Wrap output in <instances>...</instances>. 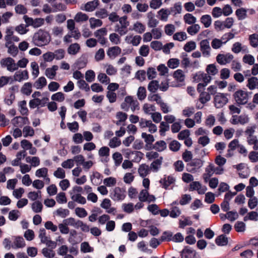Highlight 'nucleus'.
I'll return each mask as SVG.
<instances>
[{"instance_id": "cd10ccee", "label": "nucleus", "mask_w": 258, "mask_h": 258, "mask_svg": "<svg viewBox=\"0 0 258 258\" xmlns=\"http://www.w3.org/2000/svg\"><path fill=\"white\" fill-rule=\"evenodd\" d=\"M196 252L190 247H186L181 251V258H195Z\"/></svg>"}, {"instance_id": "864d4df0", "label": "nucleus", "mask_w": 258, "mask_h": 258, "mask_svg": "<svg viewBox=\"0 0 258 258\" xmlns=\"http://www.w3.org/2000/svg\"><path fill=\"white\" fill-rule=\"evenodd\" d=\"M31 208L35 213H41L42 211L43 205L41 202L36 201L31 204Z\"/></svg>"}, {"instance_id": "39448f33", "label": "nucleus", "mask_w": 258, "mask_h": 258, "mask_svg": "<svg viewBox=\"0 0 258 258\" xmlns=\"http://www.w3.org/2000/svg\"><path fill=\"white\" fill-rule=\"evenodd\" d=\"M203 164L204 162L201 159H194L187 164L186 170L189 172L196 173L203 166Z\"/></svg>"}, {"instance_id": "603ef678", "label": "nucleus", "mask_w": 258, "mask_h": 258, "mask_svg": "<svg viewBox=\"0 0 258 258\" xmlns=\"http://www.w3.org/2000/svg\"><path fill=\"white\" fill-rule=\"evenodd\" d=\"M47 84V81L45 77L39 78L34 83V86L38 89H42Z\"/></svg>"}, {"instance_id": "774afa93", "label": "nucleus", "mask_w": 258, "mask_h": 258, "mask_svg": "<svg viewBox=\"0 0 258 258\" xmlns=\"http://www.w3.org/2000/svg\"><path fill=\"white\" fill-rule=\"evenodd\" d=\"M257 150H252L250 151L248 156V159L252 163L258 162V151Z\"/></svg>"}, {"instance_id": "338daca9", "label": "nucleus", "mask_w": 258, "mask_h": 258, "mask_svg": "<svg viewBox=\"0 0 258 258\" xmlns=\"http://www.w3.org/2000/svg\"><path fill=\"white\" fill-rule=\"evenodd\" d=\"M121 144V140L117 137L112 138L110 140L108 146L111 148H115L119 147Z\"/></svg>"}, {"instance_id": "f3484780", "label": "nucleus", "mask_w": 258, "mask_h": 258, "mask_svg": "<svg viewBox=\"0 0 258 258\" xmlns=\"http://www.w3.org/2000/svg\"><path fill=\"white\" fill-rule=\"evenodd\" d=\"M139 199L141 202H148L149 203L154 202L155 197L153 195H150L148 189H142L139 194Z\"/></svg>"}, {"instance_id": "5fc2aeb1", "label": "nucleus", "mask_w": 258, "mask_h": 258, "mask_svg": "<svg viewBox=\"0 0 258 258\" xmlns=\"http://www.w3.org/2000/svg\"><path fill=\"white\" fill-rule=\"evenodd\" d=\"M200 28V26L199 24H192L191 26L187 27V32L190 35H195L199 32Z\"/></svg>"}, {"instance_id": "0eeeda50", "label": "nucleus", "mask_w": 258, "mask_h": 258, "mask_svg": "<svg viewBox=\"0 0 258 258\" xmlns=\"http://www.w3.org/2000/svg\"><path fill=\"white\" fill-rule=\"evenodd\" d=\"M139 125L142 128H148V132L150 134H154L157 131V126L150 120L141 118L140 121Z\"/></svg>"}, {"instance_id": "423d86ee", "label": "nucleus", "mask_w": 258, "mask_h": 258, "mask_svg": "<svg viewBox=\"0 0 258 258\" xmlns=\"http://www.w3.org/2000/svg\"><path fill=\"white\" fill-rule=\"evenodd\" d=\"M0 64L2 68H6L9 72H14L17 71L15 60L12 57H8L2 59Z\"/></svg>"}, {"instance_id": "c03bdc74", "label": "nucleus", "mask_w": 258, "mask_h": 258, "mask_svg": "<svg viewBox=\"0 0 258 258\" xmlns=\"http://www.w3.org/2000/svg\"><path fill=\"white\" fill-rule=\"evenodd\" d=\"M249 44L253 48L258 47V34L253 33L248 36Z\"/></svg>"}, {"instance_id": "a18cd8bd", "label": "nucleus", "mask_w": 258, "mask_h": 258, "mask_svg": "<svg viewBox=\"0 0 258 258\" xmlns=\"http://www.w3.org/2000/svg\"><path fill=\"white\" fill-rule=\"evenodd\" d=\"M156 110V107L154 105L145 103L143 106V110L144 113L147 114L151 115Z\"/></svg>"}, {"instance_id": "c9c22d12", "label": "nucleus", "mask_w": 258, "mask_h": 258, "mask_svg": "<svg viewBox=\"0 0 258 258\" xmlns=\"http://www.w3.org/2000/svg\"><path fill=\"white\" fill-rule=\"evenodd\" d=\"M19 110L22 115H27L29 113V110L27 107V102L26 100L20 101L18 103Z\"/></svg>"}, {"instance_id": "c85d7f7f", "label": "nucleus", "mask_w": 258, "mask_h": 258, "mask_svg": "<svg viewBox=\"0 0 258 258\" xmlns=\"http://www.w3.org/2000/svg\"><path fill=\"white\" fill-rule=\"evenodd\" d=\"M58 70V66L53 65L51 67L45 70V75L49 79H54L56 75V72Z\"/></svg>"}, {"instance_id": "5701e85b", "label": "nucleus", "mask_w": 258, "mask_h": 258, "mask_svg": "<svg viewBox=\"0 0 258 258\" xmlns=\"http://www.w3.org/2000/svg\"><path fill=\"white\" fill-rule=\"evenodd\" d=\"M146 29V25L139 21H136L133 23L132 29L133 31L140 34L144 33Z\"/></svg>"}, {"instance_id": "6e6552de", "label": "nucleus", "mask_w": 258, "mask_h": 258, "mask_svg": "<svg viewBox=\"0 0 258 258\" xmlns=\"http://www.w3.org/2000/svg\"><path fill=\"white\" fill-rule=\"evenodd\" d=\"M200 49L203 56L209 57L211 55V48L210 46L209 41L208 39H204L199 43Z\"/></svg>"}, {"instance_id": "bb28decb", "label": "nucleus", "mask_w": 258, "mask_h": 258, "mask_svg": "<svg viewBox=\"0 0 258 258\" xmlns=\"http://www.w3.org/2000/svg\"><path fill=\"white\" fill-rule=\"evenodd\" d=\"M25 242L22 237H15L12 244V248H21L25 246Z\"/></svg>"}, {"instance_id": "79ce46f5", "label": "nucleus", "mask_w": 258, "mask_h": 258, "mask_svg": "<svg viewBox=\"0 0 258 258\" xmlns=\"http://www.w3.org/2000/svg\"><path fill=\"white\" fill-rule=\"evenodd\" d=\"M173 77L177 82H183L185 79V75L182 70L178 69L173 73Z\"/></svg>"}, {"instance_id": "9d476101", "label": "nucleus", "mask_w": 258, "mask_h": 258, "mask_svg": "<svg viewBox=\"0 0 258 258\" xmlns=\"http://www.w3.org/2000/svg\"><path fill=\"white\" fill-rule=\"evenodd\" d=\"M214 104L216 108L222 107L228 102L226 95L223 93H217L214 97Z\"/></svg>"}, {"instance_id": "09e8293b", "label": "nucleus", "mask_w": 258, "mask_h": 258, "mask_svg": "<svg viewBox=\"0 0 258 258\" xmlns=\"http://www.w3.org/2000/svg\"><path fill=\"white\" fill-rule=\"evenodd\" d=\"M80 50V46L78 43H75L71 44L68 48V52L71 55L76 54Z\"/></svg>"}, {"instance_id": "20e7f679", "label": "nucleus", "mask_w": 258, "mask_h": 258, "mask_svg": "<svg viewBox=\"0 0 258 258\" xmlns=\"http://www.w3.org/2000/svg\"><path fill=\"white\" fill-rule=\"evenodd\" d=\"M233 98L237 104L244 105L248 101L249 95L247 91L238 90L234 93Z\"/></svg>"}, {"instance_id": "13d9d810", "label": "nucleus", "mask_w": 258, "mask_h": 258, "mask_svg": "<svg viewBox=\"0 0 258 258\" xmlns=\"http://www.w3.org/2000/svg\"><path fill=\"white\" fill-rule=\"evenodd\" d=\"M235 15L238 20H243L247 16V10L243 8L238 9L235 11Z\"/></svg>"}, {"instance_id": "1a4fd4ad", "label": "nucleus", "mask_w": 258, "mask_h": 258, "mask_svg": "<svg viewBox=\"0 0 258 258\" xmlns=\"http://www.w3.org/2000/svg\"><path fill=\"white\" fill-rule=\"evenodd\" d=\"M249 122V118L247 114H241L240 115H233L230 122L234 125L240 124L244 125Z\"/></svg>"}, {"instance_id": "de8ad7c7", "label": "nucleus", "mask_w": 258, "mask_h": 258, "mask_svg": "<svg viewBox=\"0 0 258 258\" xmlns=\"http://www.w3.org/2000/svg\"><path fill=\"white\" fill-rule=\"evenodd\" d=\"M112 159L114 161L115 165L117 167L122 163L123 157L120 153L116 152L112 154Z\"/></svg>"}, {"instance_id": "e433bc0d", "label": "nucleus", "mask_w": 258, "mask_h": 258, "mask_svg": "<svg viewBox=\"0 0 258 258\" xmlns=\"http://www.w3.org/2000/svg\"><path fill=\"white\" fill-rule=\"evenodd\" d=\"M5 46L8 48V52L12 56H16L18 53V48L13 43H5Z\"/></svg>"}, {"instance_id": "a211bd4d", "label": "nucleus", "mask_w": 258, "mask_h": 258, "mask_svg": "<svg viewBox=\"0 0 258 258\" xmlns=\"http://www.w3.org/2000/svg\"><path fill=\"white\" fill-rule=\"evenodd\" d=\"M13 77L15 81L21 82L29 79V73L26 70H20L15 72Z\"/></svg>"}, {"instance_id": "dca6fc26", "label": "nucleus", "mask_w": 258, "mask_h": 258, "mask_svg": "<svg viewBox=\"0 0 258 258\" xmlns=\"http://www.w3.org/2000/svg\"><path fill=\"white\" fill-rule=\"evenodd\" d=\"M48 100L49 99L47 97H43L41 99L39 98H33L29 101V106L32 109L39 106L44 107L47 104Z\"/></svg>"}, {"instance_id": "a878e982", "label": "nucleus", "mask_w": 258, "mask_h": 258, "mask_svg": "<svg viewBox=\"0 0 258 258\" xmlns=\"http://www.w3.org/2000/svg\"><path fill=\"white\" fill-rule=\"evenodd\" d=\"M141 136L146 143V147L151 149L152 146L153 145V143L155 141L153 136L151 134H148L146 133H142Z\"/></svg>"}, {"instance_id": "72a5a7b5", "label": "nucleus", "mask_w": 258, "mask_h": 258, "mask_svg": "<svg viewBox=\"0 0 258 258\" xmlns=\"http://www.w3.org/2000/svg\"><path fill=\"white\" fill-rule=\"evenodd\" d=\"M167 148V144L164 141L160 140L156 142L152 146L151 149H154L158 152H162Z\"/></svg>"}, {"instance_id": "69168bd1", "label": "nucleus", "mask_w": 258, "mask_h": 258, "mask_svg": "<svg viewBox=\"0 0 258 258\" xmlns=\"http://www.w3.org/2000/svg\"><path fill=\"white\" fill-rule=\"evenodd\" d=\"M42 253L46 258H53L55 255V252L53 250L47 247L42 249Z\"/></svg>"}, {"instance_id": "412c9836", "label": "nucleus", "mask_w": 258, "mask_h": 258, "mask_svg": "<svg viewBox=\"0 0 258 258\" xmlns=\"http://www.w3.org/2000/svg\"><path fill=\"white\" fill-rule=\"evenodd\" d=\"M214 164L210 163L208 166H206L205 169V172L203 173L202 177L205 182H208L209 179L214 174Z\"/></svg>"}, {"instance_id": "f8f14e48", "label": "nucleus", "mask_w": 258, "mask_h": 258, "mask_svg": "<svg viewBox=\"0 0 258 258\" xmlns=\"http://www.w3.org/2000/svg\"><path fill=\"white\" fill-rule=\"evenodd\" d=\"M5 43L10 44L14 42H18L20 40L19 37L14 34V31L12 28L8 27L6 30V35L5 36Z\"/></svg>"}, {"instance_id": "58836bf2", "label": "nucleus", "mask_w": 258, "mask_h": 258, "mask_svg": "<svg viewBox=\"0 0 258 258\" xmlns=\"http://www.w3.org/2000/svg\"><path fill=\"white\" fill-rule=\"evenodd\" d=\"M32 92V84L30 82L24 83L21 88V92L26 95L29 96Z\"/></svg>"}, {"instance_id": "f704fd0d", "label": "nucleus", "mask_w": 258, "mask_h": 258, "mask_svg": "<svg viewBox=\"0 0 258 258\" xmlns=\"http://www.w3.org/2000/svg\"><path fill=\"white\" fill-rule=\"evenodd\" d=\"M246 87L250 90L258 88V79L255 77L249 78L247 80Z\"/></svg>"}, {"instance_id": "4d7b16f0", "label": "nucleus", "mask_w": 258, "mask_h": 258, "mask_svg": "<svg viewBox=\"0 0 258 258\" xmlns=\"http://www.w3.org/2000/svg\"><path fill=\"white\" fill-rule=\"evenodd\" d=\"M173 39L178 41H183L187 39V35L184 32H178L173 35Z\"/></svg>"}, {"instance_id": "4be33fe9", "label": "nucleus", "mask_w": 258, "mask_h": 258, "mask_svg": "<svg viewBox=\"0 0 258 258\" xmlns=\"http://www.w3.org/2000/svg\"><path fill=\"white\" fill-rule=\"evenodd\" d=\"M151 171L150 167L146 164L140 165L138 169V172L139 175L143 178L149 175Z\"/></svg>"}, {"instance_id": "ea45409f", "label": "nucleus", "mask_w": 258, "mask_h": 258, "mask_svg": "<svg viewBox=\"0 0 258 258\" xmlns=\"http://www.w3.org/2000/svg\"><path fill=\"white\" fill-rule=\"evenodd\" d=\"M89 19L88 16L81 12L77 13L74 17V20L77 23H83Z\"/></svg>"}, {"instance_id": "2f4dec72", "label": "nucleus", "mask_w": 258, "mask_h": 258, "mask_svg": "<svg viewBox=\"0 0 258 258\" xmlns=\"http://www.w3.org/2000/svg\"><path fill=\"white\" fill-rule=\"evenodd\" d=\"M121 52V50L119 47L113 46L108 48L107 51V54L110 58L114 59L120 54Z\"/></svg>"}, {"instance_id": "393cba45", "label": "nucleus", "mask_w": 258, "mask_h": 258, "mask_svg": "<svg viewBox=\"0 0 258 258\" xmlns=\"http://www.w3.org/2000/svg\"><path fill=\"white\" fill-rule=\"evenodd\" d=\"M99 5V2L98 0H93L87 2L83 8H81V9L87 12H93L97 8Z\"/></svg>"}, {"instance_id": "bf43d9fd", "label": "nucleus", "mask_w": 258, "mask_h": 258, "mask_svg": "<svg viewBox=\"0 0 258 258\" xmlns=\"http://www.w3.org/2000/svg\"><path fill=\"white\" fill-rule=\"evenodd\" d=\"M117 183V180L116 178L114 177H109L105 178L103 180L104 184L107 187H112L116 185Z\"/></svg>"}, {"instance_id": "f257e3e1", "label": "nucleus", "mask_w": 258, "mask_h": 258, "mask_svg": "<svg viewBox=\"0 0 258 258\" xmlns=\"http://www.w3.org/2000/svg\"><path fill=\"white\" fill-rule=\"evenodd\" d=\"M50 40L51 36L49 32L42 29H40L35 32L32 37L33 44L39 47L47 45Z\"/></svg>"}, {"instance_id": "7c9ffc66", "label": "nucleus", "mask_w": 258, "mask_h": 258, "mask_svg": "<svg viewBox=\"0 0 258 258\" xmlns=\"http://www.w3.org/2000/svg\"><path fill=\"white\" fill-rule=\"evenodd\" d=\"M117 119L115 124L117 125H124V122L127 118V114L122 111L117 112L115 115Z\"/></svg>"}, {"instance_id": "6ab92c4d", "label": "nucleus", "mask_w": 258, "mask_h": 258, "mask_svg": "<svg viewBox=\"0 0 258 258\" xmlns=\"http://www.w3.org/2000/svg\"><path fill=\"white\" fill-rule=\"evenodd\" d=\"M12 124L16 127H21L29 123L27 117L16 116L12 120Z\"/></svg>"}, {"instance_id": "2eb2a0df", "label": "nucleus", "mask_w": 258, "mask_h": 258, "mask_svg": "<svg viewBox=\"0 0 258 258\" xmlns=\"http://www.w3.org/2000/svg\"><path fill=\"white\" fill-rule=\"evenodd\" d=\"M112 199L116 201H122L126 197L125 190L119 187H115L112 192Z\"/></svg>"}, {"instance_id": "37998d69", "label": "nucleus", "mask_w": 258, "mask_h": 258, "mask_svg": "<svg viewBox=\"0 0 258 258\" xmlns=\"http://www.w3.org/2000/svg\"><path fill=\"white\" fill-rule=\"evenodd\" d=\"M212 18L209 15H204L200 18V22L205 28H209L212 24Z\"/></svg>"}, {"instance_id": "8fccbe9b", "label": "nucleus", "mask_w": 258, "mask_h": 258, "mask_svg": "<svg viewBox=\"0 0 258 258\" xmlns=\"http://www.w3.org/2000/svg\"><path fill=\"white\" fill-rule=\"evenodd\" d=\"M183 20L185 23L192 25L196 22L197 19L191 14L187 13L183 16Z\"/></svg>"}, {"instance_id": "c756f323", "label": "nucleus", "mask_w": 258, "mask_h": 258, "mask_svg": "<svg viewBox=\"0 0 258 258\" xmlns=\"http://www.w3.org/2000/svg\"><path fill=\"white\" fill-rule=\"evenodd\" d=\"M148 26L150 28L156 27L159 23L158 21L155 18V15L152 12L147 13Z\"/></svg>"}, {"instance_id": "0e129e2a", "label": "nucleus", "mask_w": 258, "mask_h": 258, "mask_svg": "<svg viewBox=\"0 0 258 258\" xmlns=\"http://www.w3.org/2000/svg\"><path fill=\"white\" fill-rule=\"evenodd\" d=\"M48 170L46 167L39 168L35 171V176L38 178H44L48 175Z\"/></svg>"}, {"instance_id": "49530a36", "label": "nucleus", "mask_w": 258, "mask_h": 258, "mask_svg": "<svg viewBox=\"0 0 258 258\" xmlns=\"http://www.w3.org/2000/svg\"><path fill=\"white\" fill-rule=\"evenodd\" d=\"M51 99L55 102H62L65 100V95L61 92H58L51 95Z\"/></svg>"}, {"instance_id": "f03ea898", "label": "nucleus", "mask_w": 258, "mask_h": 258, "mask_svg": "<svg viewBox=\"0 0 258 258\" xmlns=\"http://www.w3.org/2000/svg\"><path fill=\"white\" fill-rule=\"evenodd\" d=\"M194 80L197 83H199L197 85V90H199L200 88H205L211 81V76L203 72H198L195 74Z\"/></svg>"}, {"instance_id": "9b49d317", "label": "nucleus", "mask_w": 258, "mask_h": 258, "mask_svg": "<svg viewBox=\"0 0 258 258\" xmlns=\"http://www.w3.org/2000/svg\"><path fill=\"white\" fill-rule=\"evenodd\" d=\"M234 58L233 54L230 53L218 54L216 56L217 62L221 65L230 63Z\"/></svg>"}, {"instance_id": "4468645a", "label": "nucleus", "mask_w": 258, "mask_h": 258, "mask_svg": "<svg viewBox=\"0 0 258 258\" xmlns=\"http://www.w3.org/2000/svg\"><path fill=\"white\" fill-rule=\"evenodd\" d=\"M175 182V178L172 175H164L159 181L161 186L165 189H168L170 186L173 185Z\"/></svg>"}, {"instance_id": "052dcab7", "label": "nucleus", "mask_w": 258, "mask_h": 258, "mask_svg": "<svg viewBox=\"0 0 258 258\" xmlns=\"http://www.w3.org/2000/svg\"><path fill=\"white\" fill-rule=\"evenodd\" d=\"M110 41L114 44H118L121 42L120 35L116 33H112L109 35Z\"/></svg>"}, {"instance_id": "a19ab883", "label": "nucleus", "mask_w": 258, "mask_h": 258, "mask_svg": "<svg viewBox=\"0 0 258 258\" xmlns=\"http://www.w3.org/2000/svg\"><path fill=\"white\" fill-rule=\"evenodd\" d=\"M110 154V149L108 147L103 146L100 148L98 151V155L100 157H104L106 162L108 161Z\"/></svg>"}, {"instance_id": "4c0bfd02", "label": "nucleus", "mask_w": 258, "mask_h": 258, "mask_svg": "<svg viewBox=\"0 0 258 258\" xmlns=\"http://www.w3.org/2000/svg\"><path fill=\"white\" fill-rule=\"evenodd\" d=\"M170 12L168 9H161L158 12V17L162 21H167Z\"/></svg>"}, {"instance_id": "aec40b11", "label": "nucleus", "mask_w": 258, "mask_h": 258, "mask_svg": "<svg viewBox=\"0 0 258 258\" xmlns=\"http://www.w3.org/2000/svg\"><path fill=\"white\" fill-rule=\"evenodd\" d=\"M124 101L131 107V109L133 112L136 110H139V103L137 99H134L133 97L131 96L126 97Z\"/></svg>"}, {"instance_id": "680f3d73", "label": "nucleus", "mask_w": 258, "mask_h": 258, "mask_svg": "<svg viewBox=\"0 0 258 258\" xmlns=\"http://www.w3.org/2000/svg\"><path fill=\"white\" fill-rule=\"evenodd\" d=\"M53 53L54 55V59H55L56 60H61L64 57L66 52L63 49L60 48L55 50L53 52Z\"/></svg>"}, {"instance_id": "6e6d98bb", "label": "nucleus", "mask_w": 258, "mask_h": 258, "mask_svg": "<svg viewBox=\"0 0 258 258\" xmlns=\"http://www.w3.org/2000/svg\"><path fill=\"white\" fill-rule=\"evenodd\" d=\"M135 180L134 172H126L123 177V182L127 184H131Z\"/></svg>"}, {"instance_id": "b1692460", "label": "nucleus", "mask_w": 258, "mask_h": 258, "mask_svg": "<svg viewBox=\"0 0 258 258\" xmlns=\"http://www.w3.org/2000/svg\"><path fill=\"white\" fill-rule=\"evenodd\" d=\"M204 90V88H200L199 90H197L200 94L199 100L203 104L206 103L211 100V96L209 95V93L207 91H205Z\"/></svg>"}, {"instance_id": "3c124183", "label": "nucleus", "mask_w": 258, "mask_h": 258, "mask_svg": "<svg viewBox=\"0 0 258 258\" xmlns=\"http://www.w3.org/2000/svg\"><path fill=\"white\" fill-rule=\"evenodd\" d=\"M246 142L249 146H252L253 150H258V139L256 136L246 138Z\"/></svg>"}, {"instance_id": "ddd939ff", "label": "nucleus", "mask_w": 258, "mask_h": 258, "mask_svg": "<svg viewBox=\"0 0 258 258\" xmlns=\"http://www.w3.org/2000/svg\"><path fill=\"white\" fill-rule=\"evenodd\" d=\"M189 190L190 191H197L200 195H203L207 190L205 185H202L199 181H192L189 184Z\"/></svg>"}, {"instance_id": "e2e57ef3", "label": "nucleus", "mask_w": 258, "mask_h": 258, "mask_svg": "<svg viewBox=\"0 0 258 258\" xmlns=\"http://www.w3.org/2000/svg\"><path fill=\"white\" fill-rule=\"evenodd\" d=\"M215 242L218 245H226L228 243V238L226 236L221 235L216 238Z\"/></svg>"}, {"instance_id": "473e14b6", "label": "nucleus", "mask_w": 258, "mask_h": 258, "mask_svg": "<svg viewBox=\"0 0 258 258\" xmlns=\"http://www.w3.org/2000/svg\"><path fill=\"white\" fill-rule=\"evenodd\" d=\"M163 161V157H161L160 158L154 160L151 163L150 166L151 170L154 172H157L161 167Z\"/></svg>"}, {"instance_id": "7ed1b4c3", "label": "nucleus", "mask_w": 258, "mask_h": 258, "mask_svg": "<svg viewBox=\"0 0 258 258\" xmlns=\"http://www.w3.org/2000/svg\"><path fill=\"white\" fill-rule=\"evenodd\" d=\"M129 25L130 22L127 20V16H123L120 17L118 23L115 25L114 30L120 36L124 35L128 32Z\"/></svg>"}]
</instances>
